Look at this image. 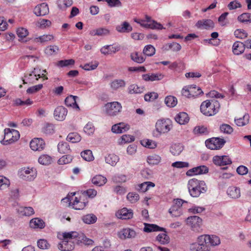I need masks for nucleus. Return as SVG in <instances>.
Returning a JSON list of instances; mask_svg holds the SVG:
<instances>
[{"label": "nucleus", "mask_w": 251, "mask_h": 251, "mask_svg": "<svg viewBox=\"0 0 251 251\" xmlns=\"http://www.w3.org/2000/svg\"><path fill=\"white\" fill-rule=\"evenodd\" d=\"M188 189L192 197H198L201 193L206 192L207 188L204 181L195 178L190 179L188 183Z\"/></svg>", "instance_id": "f257e3e1"}, {"label": "nucleus", "mask_w": 251, "mask_h": 251, "mask_svg": "<svg viewBox=\"0 0 251 251\" xmlns=\"http://www.w3.org/2000/svg\"><path fill=\"white\" fill-rule=\"evenodd\" d=\"M220 105L217 100H213L210 101L206 100L202 102L201 105V111L204 115L210 116L216 114L220 108Z\"/></svg>", "instance_id": "f03ea898"}, {"label": "nucleus", "mask_w": 251, "mask_h": 251, "mask_svg": "<svg viewBox=\"0 0 251 251\" xmlns=\"http://www.w3.org/2000/svg\"><path fill=\"white\" fill-rule=\"evenodd\" d=\"M19 132L15 129L5 128L4 129V136L0 141L1 144L7 145L17 141L20 138Z\"/></svg>", "instance_id": "7ed1b4c3"}, {"label": "nucleus", "mask_w": 251, "mask_h": 251, "mask_svg": "<svg viewBox=\"0 0 251 251\" xmlns=\"http://www.w3.org/2000/svg\"><path fill=\"white\" fill-rule=\"evenodd\" d=\"M155 127L159 134L169 132L172 128V122L169 119H161L157 121Z\"/></svg>", "instance_id": "20e7f679"}, {"label": "nucleus", "mask_w": 251, "mask_h": 251, "mask_svg": "<svg viewBox=\"0 0 251 251\" xmlns=\"http://www.w3.org/2000/svg\"><path fill=\"white\" fill-rule=\"evenodd\" d=\"M203 93V91L200 87L195 85L186 86L182 90V94L188 98L198 97Z\"/></svg>", "instance_id": "39448f33"}, {"label": "nucleus", "mask_w": 251, "mask_h": 251, "mask_svg": "<svg viewBox=\"0 0 251 251\" xmlns=\"http://www.w3.org/2000/svg\"><path fill=\"white\" fill-rule=\"evenodd\" d=\"M104 108L107 115L114 116L121 111L122 106L120 102L113 101L105 104Z\"/></svg>", "instance_id": "423d86ee"}, {"label": "nucleus", "mask_w": 251, "mask_h": 251, "mask_svg": "<svg viewBox=\"0 0 251 251\" xmlns=\"http://www.w3.org/2000/svg\"><path fill=\"white\" fill-rule=\"evenodd\" d=\"M19 174L21 178L27 181H32L36 178L37 171L33 168H24L19 171Z\"/></svg>", "instance_id": "0eeeda50"}, {"label": "nucleus", "mask_w": 251, "mask_h": 251, "mask_svg": "<svg viewBox=\"0 0 251 251\" xmlns=\"http://www.w3.org/2000/svg\"><path fill=\"white\" fill-rule=\"evenodd\" d=\"M226 141L219 138H213L205 141L206 146L211 150H218L225 145Z\"/></svg>", "instance_id": "6e6552de"}, {"label": "nucleus", "mask_w": 251, "mask_h": 251, "mask_svg": "<svg viewBox=\"0 0 251 251\" xmlns=\"http://www.w3.org/2000/svg\"><path fill=\"white\" fill-rule=\"evenodd\" d=\"M202 219L197 216L189 217L187 219V224L195 231L199 232L202 225Z\"/></svg>", "instance_id": "1a4fd4ad"}, {"label": "nucleus", "mask_w": 251, "mask_h": 251, "mask_svg": "<svg viewBox=\"0 0 251 251\" xmlns=\"http://www.w3.org/2000/svg\"><path fill=\"white\" fill-rule=\"evenodd\" d=\"M145 18L146 21L149 23H145L144 21H138L136 20H135V22L140 24L141 26L146 28L158 29H161L163 28L162 25L160 23H158L154 20L151 21L150 17L146 15Z\"/></svg>", "instance_id": "9d476101"}, {"label": "nucleus", "mask_w": 251, "mask_h": 251, "mask_svg": "<svg viewBox=\"0 0 251 251\" xmlns=\"http://www.w3.org/2000/svg\"><path fill=\"white\" fill-rule=\"evenodd\" d=\"M30 148L35 151H42L45 147V143L42 138H34L30 142Z\"/></svg>", "instance_id": "9b49d317"}, {"label": "nucleus", "mask_w": 251, "mask_h": 251, "mask_svg": "<svg viewBox=\"0 0 251 251\" xmlns=\"http://www.w3.org/2000/svg\"><path fill=\"white\" fill-rule=\"evenodd\" d=\"M34 13L37 16H43L49 12L48 5L46 3H42L37 5L34 9Z\"/></svg>", "instance_id": "f8f14e48"}, {"label": "nucleus", "mask_w": 251, "mask_h": 251, "mask_svg": "<svg viewBox=\"0 0 251 251\" xmlns=\"http://www.w3.org/2000/svg\"><path fill=\"white\" fill-rule=\"evenodd\" d=\"M213 162L215 165L218 166H225L232 163L230 158L226 155L215 156L213 158Z\"/></svg>", "instance_id": "ddd939ff"}, {"label": "nucleus", "mask_w": 251, "mask_h": 251, "mask_svg": "<svg viewBox=\"0 0 251 251\" xmlns=\"http://www.w3.org/2000/svg\"><path fill=\"white\" fill-rule=\"evenodd\" d=\"M136 235V232L129 228H126L122 229L118 233V237L121 239H126V238H134Z\"/></svg>", "instance_id": "4468645a"}, {"label": "nucleus", "mask_w": 251, "mask_h": 251, "mask_svg": "<svg viewBox=\"0 0 251 251\" xmlns=\"http://www.w3.org/2000/svg\"><path fill=\"white\" fill-rule=\"evenodd\" d=\"M68 111L64 107L60 106L56 107L54 111V118L59 121L65 120Z\"/></svg>", "instance_id": "2eb2a0df"}, {"label": "nucleus", "mask_w": 251, "mask_h": 251, "mask_svg": "<svg viewBox=\"0 0 251 251\" xmlns=\"http://www.w3.org/2000/svg\"><path fill=\"white\" fill-rule=\"evenodd\" d=\"M208 172V168L205 166H200L195 167L192 169L188 170L186 172V175L188 176H192L194 175H200L206 174Z\"/></svg>", "instance_id": "dca6fc26"}, {"label": "nucleus", "mask_w": 251, "mask_h": 251, "mask_svg": "<svg viewBox=\"0 0 251 251\" xmlns=\"http://www.w3.org/2000/svg\"><path fill=\"white\" fill-rule=\"evenodd\" d=\"M129 125L125 123H120L113 125L111 130L115 133H121L127 131L129 129Z\"/></svg>", "instance_id": "f3484780"}, {"label": "nucleus", "mask_w": 251, "mask_h": 251, "mask_svg": "<svg viewBox=\"0 0 251 251\" xmlns=\"http://www.w3.org/2000/svg\"><path fill=\"white\" fill-rule=\"evenodd\" d=\"M196 26L198 28L208 29L214 27V23L210 19H205L198 21L196 24Z\"/></svg>", "instance_id": "a211bd4d"}, {"label": "nucleus", "mask_w": 251, "mask_h": 251, "mask_svg": "<svg viewBox=\"0 0 251 251\" xmlns=\"http://www.w3.org/2000/svg\"><path fill=\"white\" fill-rule=\"evenodd\" d=\"M58 249L62 251H71L74 249V241H68L62 240L58 245Z\"/></svg>", "instance_id": "6ab92c4d"}, {"label": "nucleus", "mask_w": 251, "mask_h": 251, "mask_svg": "<svg viewBox=\"0 0 251 251\" xmlns=\"http://www.w3.org/2000/svg\"><path fill=\"white\" fill-rule=\"evenodd\" d=\"M133 215V211L131 209L123 208L118 212L117 216L120 219L127 220L132 218Z\"/></svg>", "instance_id": "aec40b11"}, {"label": "nucleus", "mask_w": 251, "mask_h": 251, "mask_svg": "<svg viewBox=\"0 0 251 251\" xmlns=\"http://www.w3.org/2000/svg\"><path fill=\"white\" fill-rule=\"evenodd\" d=\"M75 242L77 244L83 243L86 245H92L94 243L93 240L87 238L83 233H78V235L75 239Z\"/></svg>", "instance_id": "412c9836"}, {"label": "nucleus", "mask_w": 251, "mask_h": 251, "mask_svg": "<svg viewBox=\"0 0 251 251\" xmlns=\"http://www.w3.org/2000/svg\"><path fill=\"white\" fill-rule=\"evenodd\" d=\"M245 49L244 43L236 41L232 46V51L235 55H240L244 52Z\"/></svg>", "instance_id": "4be33fe9"}, {"label": "nucleus", "mask_w": 251, "mask_h": 251, "mask_svg": "<svg viewBox=\"0 0 251 251\" xmlns=\"http://www.w3.org/2000/svg\"><path fill=\"white\" fill-rule=\"evenodd\" d=\"M25 79L23 80L24 83H33L38 79L37 74L36 72V69L34 68L33 71L31 73L26 74L25 75Z\"/></svg>", "instance_id": "5701e85b"}, {"label": "nucleus", "mask_w": 251, "mask_h": 251, "mask_svg": "<svg viewBox=\"0 0 251 251\" xmlns=\"http://www.w3.org/2000/svg\"><path fill=\"white\" fill-rule=\"evenodd\" d=\"M207 235H202L198 238V241L201 247L202 251H209L210 250L209 242L207 241Z\"/></svg>", "instance_id": "b1692460"}, {"label": "nucleus", "mask_w": 251, "mask_h": 251, "mask_svg": "<svg viewBox=\"0 0 251 251\" xmlns=\"http://www.w3.org/2000/svg\"><path fill=\"white\" fill-rule=\"evenodd\" d=\"M120 50L119 47H113L111 45H106L100 49V52L104 55L116 53Z\"/></svg>", "instance_id": "393cba45"}, {"label": "nucleus", "mask_w": 251, "mask_h": 251, "mask_svg": "<svg viewBox=\"0 0 251 251\" xmlns=\"http://www.w3.org/2000/svg\"><path fill=\"white\" fill-rule=\"evenodd\" d=\"M175 121L180 125H184L189 121V117L185 112H180L175 117Z\"/></svg>", "instance_id": "a878e982"}, {"label": "nucleus", "mask_w": 251, "mask_h": 251, "mask_svg": "<svg viewBox=\"0 0 251 251\" xmlns=\"http://www.w3.org/2000/svg\"><path fill=\"white\" fill-rule=\"evenodd\" d=\"M76 96L70 95L68 96L65 100V103L68 107H72L73 108L79 109V106L76 102Z\"/></svg>", "instance_id": "bb28decb"}, {"label": "nucleus", "mask_w": 251, "mask_h": 251, "mask_svg": "<svg viewBox=\"0 0 251 251\" xmlns=\"http://www.w3.org/2000/svg\"><path fill=\"white\" fill-rule=\"evenodd\" d=\"M106 182V178L100 175H96L92 178V182L93 184L98 186H103Z\"/></svg>", "instance_id": "cd10ccee"}, {"label": "nucleus", "mask_w": 251, "mask_h": 251, "mask_svg": "<svg viewBox=\"0 0 251 251\" xmlns=\"http://www.w3.org/2000/svg\"><path fill=\"white\" fill-rule=\"evenodd\" d=\"M145 227L144 231L146 232H151L152 231H165V228L161 227L155 224H144Z\"/></svg>", "instance_id": "c85d7f7f"}, {"label": "nucleus", "mask_w": 251, "mask_h": 251, "mask_svg": "<svg viewBox=\"0 0 251 251\" xmlns=\"http://www.w3.org/2000/svg\"><path fill=\"white\" fill-rule=\"evenodd\" d=\"M227 193L232 199H237L240 197V190L236 187H230L228 188Z\"/></svg>", "instance_id": "c756f323"}, {"label": "nucleus", "mask_w": 251, "mask_h": 251, "mask_svg": "<svg viewBox=\"0 0 251 251\" xmlns=\"http://www.w3.org/2000/svg\"><path fill=\"white\" fill-rule=\"evenodd\" d=\"M29 225L31 228H43L45 227V223L42 220L36 218L31 220Z\"/></svg>", "instance_id": "7c9ffc66"}, {"label": "nucleus", "mask_w": 251, "mask_h": 251, "mask_svg": "<svg viewBox=\"0 0 251 251\" xmlns=\"http://www.w3.org/2000/svg\"><path fill=\"white\" fill-rule=\"evenodd\" d=\"M58 151L61 153H69L71 152L70 146L67 142H59L57 146Z\"/></svg>", "instance_id": "2f4dec72"}, {"label": "nucleus", "mask_w": 251, "mask_h": 251, "mask_svg": "<svg viewBox=\"0 0 251 251\" xmlns=\"http://www.w3.org/2000/svg\"><path fill=\"white\" fill-rule=\"evenodd\" d=\"M116 30L121 33L129 32L132 29V27L126 22H124L121 25H117L116 28Z\"/></svg>", "instance_id": "473e14b6"}, {"label": "nucleus", "mask_w": 251, "mask_h": 251, "mask_svg": "<svg viewBox=\"0 0 251 251\" xmlns=\"http://www.w3.org/2000/svg\"><path fill=\"white\" fill-rule=\"evenodd\" d=\"M125 86V81L121 79H114L110 83L111 88L114 90H116L120 88L124 87Z\"/></svg>", "instance_id": "72a5a7b5"}, {"label": "nucleus", "mask_w": 251, "mask_h": 251, "mask_svg": "<svg viewBox=\"0 0 251 251\" xmlns=\"http://www.w3.org/2000/svg\"><path fill=\"white\" fill-rule=\"evenodd\" d=\"M105 160L106 163L114 166L119 161V158L117 155L114 154H109L105 156Z\"/></svg>", "instance_id": "f704fd0d"}, {"label": "nucleus", "mask_w": 251, "mask_h": 251, "mask_svg": "<svg viewBox=\"0 0 251 251\" xmlns=\"http://www.w3.org/2000/svg\"><path fill=\"white\" fill-rule=\"evenodd\" d=\"M145 90L144 87H140L136 84L130 85L128 88V93L130 94H140Z\"/></svg>", "instance_id": "c9c22d12"}, {"label": "nucleus", "mask_w": 251, "mask_h": 251, "mask_svg": "<svg viewBox=\"0 0 251 251\" xmlns=\"http://www.w3.org/2000/svg\"><path fill=\"white\" fill-rule=\"evenodd\" d=\"M18 212L23 216H29L34 214V209L31 207H21Z\"/></svg>", "instance_id": "e433bc0d"}, {"label": "nucleus", "mask_w": 251, "mask_h": 251, "mask_svg": "<svg viewBox=\"0 0 251 251\" xmlns=\"http://www.w3.org/2000/svg\"><path fill=\"white\" fill-rule=\"evenodd\" d=\"M207 241L209 242L208 244L210 248L211 246H215L218 245L220 243V240L219 238L216 235H207Z\"/></svg>", "instance_id": "4c0bfd02"}, {"label": "nucleus", "mask_w": 251, "mask_h": 251, "mask_svg": "<svg viewBox=\"0 0 251 251\" xmlns=\"http://www.w3.org/2000/svg\"><path fill=\"white\" fill-rule=\"evenodd\" d=\"M82 220L84 223L87 224H92L96 222L97 218L95 215L90 214L83 216L82 217Z\"/></svg>", "instance_id": "58836bf2"}, {"label": "nucleus", "mask_w": 251, "mask_h": 251, "mask_svg": "<svg viewBox=\"0 0 251 251\" xmlns=\"http://www.w3.org/2000/svg\"><path fill=\"white\" fill-rule=\"evenodd\" d=\"M183 146L180 144L173 145L170 148V151L174 155H178L183 151Z\"/></svg>", "instance_id": "ea45409f"}, {"label": "nucleus", "mask_w": 251, "mask_h": 251, "mask_svg": "<svg viewBox=\"0 0 251 251\" xmlns=\"http://www.w3.org/2000/svg\"><path fill=\"white\" fill-rule=\"evenodd\" d=\"M130 57L133 61L138 63H142L145 60V57L137 52L131 53Z\"/></svg>", "instance_id": "a19ab883"}, {"label": "nucleus", "mask_w": 251, "mask_h": 251, "mask_svg": "<svg viewBox=\"0 0 251 251\" xmlns=\"http://www.w3.org/2000/svg\"><path fill=\"white\" fill-rule=\"evenodd\" d=\"M66 139L71 143H75L81 140V136L76 132H72L68 135Z\"/></svg>", "instance_id": "79ce46f5"}, {"label": "nucleus", "mask_w": 251, "mask_h": 251, "mask_svg": "<svg viewBox=\"0 0 251 251\" xmlns=\"http://www.w3.org/2000/svg\"><path fill=\"white\" fill-rule=\"evenodd\" d=\"M53 39L52 35H43L38 37L35 38L34 41L36 43H44Z\"/></svg>", "instance_id": "37998d69"}, {"label": "nucleus", "mask_w": 251, "mask_h": 251, "mask_svg": "<svg viewBox=\"0 0 251 251\" xmlns=\"http://www.w3.org/2000/svg\"><path fill=\"white\" fill-rule=\"evenodd\" d=\"M54 131V126L52 124L46 123L42 128V132L46 134H52Z\"/></svg>", "instance_id": "c03bdc74"}, {"label": "nucleus", "mask_w": 251, "mask_h": 251, "mask_svg": "<svg viewBox=\"0 0 251 251\" xmlns=\"http://www.w3.org/2000/svg\"><path fill=\"white\" fill-rule=\"evenodd\" d=\"M164 233L159 234L156 237V240L162 244H168L170 241V238L166 234V231H164Z\"/></svg>", "instance_id": "a18cd8bd"}, {"label": "nucleus", "mask_w": 251, "mask_h": 251, "mask_svg": "<svg viewBox=\"0 0 251 251\" xmlns=\"http://www.w3.org/2000/svg\"><path fill=\"white\" fill-rule=\"evenodd\" d=\"M78 235V232L75 231H72L70 232H65L63 234V239L64 240L74 241Z\"/></svg>", "instance_id": "49530a36"}, {"label": "nucleus", "mask_w": 251, "mask_h": 251, "mask_svg": "<svg viewBox=\"0 0 251 251\" xmlns=\"http://www.w3.org/2000/svg\"><path fill=\"white\" fill-rule=\"evenodd\" d=\"M38 162L41 164L48 165L51 163L52 158L47 154H43L39 157Z\"/></svg>", "instance_id": "de8ad7c7"}, {"label": "nucleus", "mask_w": 251, "mask_h": 251, "mask_svg": "<svg viewBox=\"0 0 251 251\" xmlns=\"http://www.w3.org/2000/svg\"><path fill=\"white\" fill-rule=\"evenodd\" d=\"M164 48L166 50L171 49L174 51H177L181 50V46L178 43L173 42L172 43L166 44L164 46Z\"/></svg>", "instance_id": "09e8293b"}, {"label": "nucleus", "mask_w": 251, "mask_h": 251, "mask_svg": "<svg viewBox=\"0 0 251 251\" xmlns=\"http://www.w3.org/2000/svg\"><path fill=\"white\" fill-rule=\"evenodd\" d=\"M81 156L87 161H91L94 160L92 151L90 150H85L81 152Z\"/></svg>", "instance_id": "8fccbe9b"}, {"label": "nucleus", "mask_w": 251, "mask_h": 251, "mask_svg": "<svg viewBox=\"0 0 251 251\" xmlns=\"http://www.w3.org/2000/svg\"><path fill=\"white\" fill-rule=\"evenodd\" d=\"M161 161V157L157 154H153L148 157L147 162L151 165L158 164Z\"/></svg>", "instance_id": "3c124183"}, {"label": "nucleus", "mask_w": 251, "mask_h": 251, "mask_svg": "<svg viewBox=\"0 0 251 251\" xmlns=\"http://www.w3.org/2000/svg\"><path fill=\"white\" fill-rule=\"evenodd\" d=\"M58 6L60 9H65L73 4L72 0H58Z\"/></svg>", "instance_id": "603ef678"}, {"label": "nucleus", "mask_w": 251, "mask_h": 251, "mask_svg": "<svg viewBox=\"0 0 251 251\" xmlns=\"http://www.w3.org/2000/svg\"><path fill=\"white\" fill-rule=\"evenodd\" d=\"M155 186V184L154 183L150 182V181H147L143 182L140 185H139V190L141 191L142 192H145L147 190H149V189L151 187H153Z\"/></svg>", "instance_id": "864d4df0"}, {"label": "nucleus", "mask_w": 251, "mask_h": 251, "mask_svg": "<svg viewBox=\"0 0 251 251\" xmlns=\"http://www.w3.org/2000/svg\"><path fill=\"white\" fill-rule=\"evenodd\" d=\"M238 20L243 23H251V14L244 13L238 17Z\"/></svg>", "instance_id": "5fc2aeb1"}, {"label": "nucleus", "mask_w": 251, "mask_h": 251, "mask_svg": "<svg viewBox=\"0 0 251 251\" xmlns=\"http://www.w3.org/2000/svg\"><path fill=\"white\" fill-rule=\"evenodd\" d=\"M165 102L168 107H173L177 104V99L174 96H167L165 99Z\"/></svg>", "instance_id": "6e6d98bb"}, {"label": "nucleus", "mask_w": 251, "mask_h": 251, "mask_svg": "<svg viewBox=\"0 0 251 251\" xmlns=\"http://www.w3.org/2000/svg\"><path fill=\"white\" fill-rule=\"evenodd\" d=\"M143 52L146 56H151L155 54V49L151 45H147L145 47Z\"/></svg>", "instance_id": "4d7b16f0"}, {"label": "nucleus", "mask_w": 251, "mask_h": 251, "mask_svg": "<svg viewBox=\"0 0 251 251\" xmlns=\"http://www.w3.org/2000/svg\"><path fill=\"white\" fill-rule=\"evenodd\" d=\"M193 132L197 135H206L208 133L207 128L204 126H198L194 128Z\"/></svg>", "instance_id": "13d9d810"}, {"label": "nucleus", "mask_w": 251, "mask_h": 251, "mask_svg": "<svg viewBox=\"0 0 251 251\" xmlns=\"http://www.w3.org/2000/svg\"><path fill=\"white\" fill-rule=\"evenodd\" d=\"M58 50V47L56 46L53 45L47 47L45 50V52L46 54L48 55H52L56 54Z\"/></svg>", "instance_id": "bf43d9fd"}, {"label": "nucleus", "mask_w": 251, "mask_h": 251, "mask_svg": "<svg viewBox=\"0 0 251 251\" xmlns=\"http://www.w3.org/2000/svg\"><path fill=\"white\" fill-rule=\"evenodd\" d=\"M75 63V60L73 59H65L59 61L57 63V65L60 67H64L74 65Z\"/></svg>", "instance_id": "052dcab7"}, {"label": "nucleus", "mask_w": 251, "mask_h": 251, "mask_svg": "<svg viewBox=\"0 0 251 251\" xmlns=\"http://www.w3.org/2000/svg\"><path fill=\"white\" fill-rule=\"evenodd\" d=\"M169 212L174 217H178L182 214L181 208H179L177 205H173L170 208Z\"/></svg>", "instance_id": "680f3d73"}, {"label": "nucleus", "mask_w": 251, "mask_h": 251, "mask_svg": "<svg viewBox=\"0 0 251 251\" xmlns=\"http://www.w3.org/2000/svg\"><path fill=\"white\" fill-rule=\"evenodd\" d=\"M10 185V181L6 177L0 176V190H4Z\"/></svg>", "instance_id": "e2e57ef3"}, {"label": "nucleus", "mask_w": 251, "mask_h": 251, "mask_svg": "<svg viewBox=\"0 0 251 251\" xmlns=\"http://www.w3.org/2000/svg\"><path fill=\"white\" fill-rule=\"evenodd\" d=\"M51 24V22L49 20L41 19L37 22L36 25L41 28H45L50 26Z\"/></svg>", "instance_id": "0e129e2a"}, {"label": "nucleus", "mask_w": 251, "mask_h": 251, "mask_svg": "<svg viewBox=\"0 0 251 251\" xmlns=\"http://www.w3.org/2000/svg\"><path fill=\"white\" fill-rule=\"evenodd\" d=\"M72 156L69 154H67L63 155L61 158H60L58 160V163L60 165L66 164L70 163L72 161Z\"/></svg>", "instance_id": "69168bd1"}, {"label": "nucleus", "mask_w": 251, "mask_h": 251, "mask_svg": "<svg viewBox=\"0 0 251 251\" xmlns=\"http://www.w3.org/2000/svg\"><path fill=\"white\" fill-rule=\"evenodd\" d=\"M120 140V144H123L133 142L134 141L135 138L133 136L125 134L121 137Z\"/></svg>", "instance_id": "338daca9"}, {"label": "nucleus", "mask_w": 251, "mask_h": 251, "mask_svg": "<svg viewBox=\"0 0 251 251\" xmlns=\"http://www.w3.org/2000/svg\"><path fill=\"white\" fill-rule=\"evenodd\" d=\"M73 208L76 210H80L83 209L86 206V203L85 202H82L78 201L76 198H75V200L74 201L73 203Z\"/></svg>", "instance_id": "774afa93"}]
</instances>
